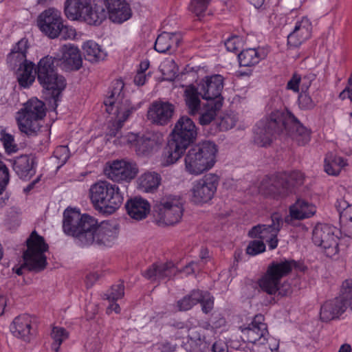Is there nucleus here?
Returning <instances> with one entry per match:
<instances>
[{
	"label": "nucleus",
	"mask_w": 352,
	"mask_h": 352,
	"mask_svg": "<svg viewBox=\"0 0 352 352\" xmlns=\"http://www.w3.org/2000/svg\"><path fill=\"white\" fill-rule=\"evenodd\" d=\"M96 224V219L81 214L75 210L67 209L63 213V228L65 234L75 236L81 243V235L87 233Z\"/></svg>",
	"instance_id": "f8f14e48"
},
{
	"label": "nucleus",
	"mask_w": 352,
	"mask_h": 352,
	"mask_svg": "<svg viewBox=\"0 0 352 352\" xmlns=\"http://www.w3.org/2000/svg\"><path fill=\"white\" fill-rule=\"evenodd\" d=\"M316 212L314 204L303 199H298L289 208V214L284 218V222L287 225L296 226V221L309 219Z\"/></svg>",
	"instance_id": "4be33fe9"
},
{
	"label": "nucleus",
	"mask_w": 352,
	"mask_h": 352,
	"mask_svg": "<svg viewBox=\"0 0 352 352\" xmlns=\"http://www.w3.org/2000/svg\"><path fill=\"white\" fill-rule=\"evenodd\" d=\"M153 211L159 226H173L179 223L183 216L182 199L177 195H165L155 204Z\"/></svg>",
	"instance_id": "6e6552de"
},
{
	"label": "nucleus",
	"mask_w": 352,
	"mask_h": 352,
	"mask_svg": "<svg viewBox=\"0 0 352 352\" xmlns=\"http://www.w3.org/2000/svg\"><path fill=\"white\" fill-rule=\"evenodd\" d=\"M237 120L234 114H226L223 116L219 123L221 130L227 131L231 129L235 126Z\"/></svg>",
	"instance_id": "4d7b16f0"
},
{
	"label": "nucleus",
	"mask_w": 352,
	"mask_h": 352,
	"mask_svg": "<svg viewBox=\"0 0 352 352\" xmlns=\"http://www.w3.org/2000/svg\"><path fill=\"white\" fill-rule=\"evenodd\" d=\"M192 149L204 164L208 170L212 168L216 163L218 153L217 146L211 141H204L196 144Z\"/></svg>",
	"instance_id": "c756f323"
},
{
	"label": "nucleus",
	"mask_w": 352,
	"mask_h": 352,
	"mask_svg": "<svg viewBox=\"0 0 352 352\" xmlns=\"http://www.w3.org/2000/svg\"><path fill=\"white\" fill-rule=\"evenodd\" d=\"M283 111H272L259 120L254 128V143L261 147L270 146L277 133H283Z\"/></svg>",
	"instance_id": "1a4fd4ad"
},
{
	"label": "nucleus",
	"mask_w": 352,
	"mask_h": 352,
	"mask_svg": "<svg viewBox=\"0 0 352 352\" xmlns=\"http://www.w3.org/2000/svg\"><path fill=\"white\" fill-rule=\"evenodd\" d=\"M38 319L35 316L22 314L16 316L10 325V330L15 337L30 341L36 336Z\"/></svg>",
	"instance_id": "6ab92c4d"
},
{
	"label": "nucleus",
	"mask_w": 352,
	"mask_h": 352,
	"mask_svg": "<svg viewBox=\"0 0 352 352\" xmlns=\"http://www.w3.org/2000/svg\"><path fill=\"white\" fill-rule=\"evenodd\" d=\"M90 4V0H65V15L71 20H79L87 12Z\"/></svg>",
	"instance_id": "4c0bfd02"
},
{
	"label": "nucleus",
	"mask_w": 352,
	"mask_h": 352,
	"mask_svg": "<svg viewBox=\"0 0 352 352\" xmlns=\"http://www.w3.org/2000/svg\"><path fill=\"white\" fill-rule=\"evenodd\" d=\"M301 81V76L298 74H294L292 77L287 82V89L292 90L295 93H298L299 91Z\"/></svg>",
	"instance_id": "e2e57ef3"
},
{
	"label": "nucleus",
	"mask_w": 352,
	"mask_h": 352,
	"mask_svg": "<svg viewBox=\"0 0 352 352\" xmlns=\"http://www.w3.org/2000/svg\"><path fill=\"white\" fill-rule=\"evenodd\" d=\"M175 106L168 102H153L148 111V119L153 124L164 126L170 122Z\"/></svg>",
	"instance_id": "5701e85b"
},
{
	"label": "nucleus",
	"mask_w": 352,
	"mask_h": 352,
	"mask_svg": "<svg viewBox=\"0 0 352 352\" xmlns=\"http://www.w3.org/2000/svg\"><path fill=\"white\" fill-rule=\"evenodd\" d=\"M200 91L193 85L186 86L184 90V101L190 116L197 115L201 108Z\"/></svg>",
	"instance_id": "58836bf2"
},
{
	"label": "nucleus",
	"mask_w": 352,
	"mask_h": 352,
	"mask_svg": "<svg viewBox=\"0 0 352 352\" xmlns=\"http://www.w3.org/2000/svg\"><path fill=\"white\" fill-rule=\"evenodd\" d=\"M27 250L23 252V265L16 270L18 275L23 274V268L30 271L44 269V238L33 231L26 241Z\"/></svg>",
	"instance_id": "9d476101"
},
{
	"label": "nucleus",
	"mask_w": 352,
	"mask_h": 352,
	"mask_svg": "<svg viewBox=\"0 0 352 352\" xmlns=\"http://www.w3.org/2000/svg\"><path fill=\"white\" fill-rule=\"evenodd\" d=\"M219 176L208 173L192 183L191 201L195 204L202 205L212 200L219 184Z\"/></svg>",
	"instance_id": "4468645a"
},
{
	"label": "nucleus",
	"mask_w": 352,
	"mask_h": 352,
	"mask_svg": "<svg viewBox=\"0 0 352 352\" xmlns=\"http://www.w3.org/2000/svg\"><path fill=\"white\" fill-rule=\"evenodd\" d=\"M118 235L116 226L109 222L102 221L100 224L96 219V224L84 235H81V245L96 244L100 247L112 246Z\"/></svg>",
	"instance_id": "9b49d317"
},
{
	"label": "nucleus",
	"mask_w": 352,
	"mask_h": 352,
	"mask_svg": "<svg viewBox=\"0 0 352 352\" xmlns=\"http://www.w3.org/2000/svg\"><path fill=\"white\" fill-rule=\"evenodd\" d=\"M338 297L342 298L352 309V280L347 279L342 283L340 293Z\"/></svg>",
	"instance_id": "3c124183"
},
{
	"label": "nucleus",
	"mask_w": 352,
	"mask_h": 352,
	"mask_svg": "<svg viewBox=\"0 0 352 352\" xmlns=\"http://www.w3.org/2000/svg\"><path fill=\"white\" fill-rule=\"evenodd\" d=\"M184 161L186 170L191 175H199L208 170L192 148L188 151Z\"/></svg>",
	"instance_id": "37998d69"
},
{
	"label": "nucleus",
	"mask_w": 352,
	"mask_h": 352,
	"mask_svg": "<svg viewBox=\"0 0 352 352\" xmlns=\"http://www.w3.org/2000/svg\"><path fill=\"white\" fill-rule=\"evenodd\" d=\"M28 48L29 43L26 38H22L13 46L7 57V61L11 67H20L21 64L31 62L27 60V51Z\"/></svg>",
	"instance_id": "c9c22d12"
},
{
	"label": "nucleus",
	"mask_w": 352,
	"mask_h": 352,
	"mask_svg": "<svg viewBox=\"0 0 352 352\" xmlns=\"http://www.w3.org/2000/svg\"><path fill=\"white\" fill-rule=\"evenodd\" d=\"M60 12L55 8L45 10V36L50 38H57L63 28Z\"/></svg>",
	"instance_id": "473e14b6"
},
{
	"label": "nucleus",
	"mask_w": 352,
	"mask_h": 352,
	"mask_svg": "<svg viewBox=\"0 0 352 352\" xmlns=\"http://www.w3.org/2000/svg\"><path fill=\"white\" fill-rule=\"evenodd\" d=\"M350 307L342 298L338 296L328 300L320 307V318L323 322H329L340 318Z\"/></svg>",
	"instance_id": "a878e982"
},
{
	"label": "nucleus",
	"mask_w": 352,
	"mask_h": 352,
	"mask_svg": "<svg viewBox=\"0 0 352 352\" xmlns=\"http://www.w3.org/2000/svg\"><path fill=\"white\" fill-rule=\"evenodd\" d=\"M193 306L194 304L188 295L177 301L178 310L181 311H188Z\"/></svg>",
	"instance_id": "0e129e2a"
},
{
	"label": "nucleus",
	"mask_w": 352,
	"mask_h": 352,
	"mask_svg": "<svg viewBox=\"0 0 352 352\" xmlns=\"http://www.w3.org/2000/svg\"><path fill=\"white\" fill-rule=\"evenodd\" d=\"M10 180L9 170L3 162H0V195L5 190Z\"/></svg>",
	"instance_id": "bf43d9fd"
},
{
	"label": "nucleus",
	"mask_w": 352,
	"mask_h": 352,
	"mask_svg": "<svg viewBox=\"0 0 352 352\" xmlns=\"http://www.w3.org/2000/svg\"><path fill=\"white\" fill-rule=\"evenodd\" d=\"M37 160L32 155H21L14 160L13 169L20 179H30L35 173Z\"/></svg>",
	"instance_id": "2f4dec72"
},
{
	"label": "nucleus",
	"mask_w": 352,
	"mask_h": 352,
	"mask_svg": "<svg viewBox=\"0 0 352 352\" xmlns=\"http://www.w3.org/2000/svg\"><path fill=\"white\" fill-rule=\"evenodd\" d=\"M161 182L162 177L159 173L148 171L138 178V188L145 192H153L159 188Z\"/></svg>",
	"instance_id": "ea45409f"
},
{
	"label": "nucleus",
	"mask_w": 352,
	"mask_h": 352,
	"mask_svg": "<svg viewBox=\"0 0 352 352\" xmlns=\"http://www.w3.org/2000/svg\"><path fill=\"white\" fill-rule=\"evenodd\" d=\"M265 251V244L261 240L251 241L246 248V253L255 256Z\"/></svg>",
	"instance_id": "6e6d98bb"
},
{
	"label": "nucleus",
	"mask_w": 352,
	"mask_h": 352,
	"mask_svg": "<svg viewBox=\"0 0 352 352\" xmlns=\"http://www.w3.org/2000/svg\"><path fill=\"white\" fill-rule=\"evenodd\" d=\"M126 208L129 215L138 221L145 219L151 210L149 203L141 197H135L128 201Z\"/></svg>",
	"instance_id": "e433bc0d"
},
{
	"label": "nucleus",
	"mask_w": 352,
	"mask_h": 352,
	"mask_svg": "<svg viewBox=\"0 0 352 352\" xmlns=\"http://www.w3.org/2000/svg\"><path fill=\"white\" fill-rule=\"evenodd\" d=\"M17 82L20 87L23 89L30 88L36 77L39 84L43 87L41 92H44V57L38 62L37 67L33 62L26 64H21L16 72Z\"/></svg>",
	"instance_id": "f3484780"
},
{
	"label": "nucleus",
	"mask_w": 352,
	"mask_h": 352,
	"mask_svg": "<svg viewBox=\"0 0 352 352\" xmlns=\"http://www.w3.org/2000/svg\"><path fill=\"white\" fill-rule=\"evenodd\" d=\"M296 267L294 260H281L273 261L269 264L265 273L258 280L261 289L268 294L273 295L277 292L281 296H286L290 293V287L284 285L280 287L281 279L289 275L293 268Z\"/></svg>",
	"instance_id": "423d86ee"
},
{
	"label": "nucleus",
	"mask_w": 352,
	"mask_h": 352,
	"mask_svg": "<svg viewBox=\"0 0 352 352\" xmlns=\"http://www.w3.org/2000/svg\"><path fill=\"white\" fill-rule=\"evenodd\" d=\"M335 207L339 212L341 221L346 223L345 230L348 236L352 238V205L344 197L337 199Z\"/></svg>",
	"instance_id": "a19ab883"
},
{
	"label": "nucleus",
	"mask_w": 352,
	"mask_h": 352,
	"mask_svg": "<svg viewBox=\"0 0 352 352\" xmlns=\"http://www.w3.org/2000/svg\"><path fill=\"white\" fill-rule=\"evenodd\" d=\"M210 0H192L189 10L196 16H200L206 10Z\"/></svg>",
	"instance_id": "5fc2aeb1"
},
{
	"label": "nucleus",
	"mask_w": 352,
	"mask_h": 352,
	"mask_svg": "<svg viewBox=\"0 0 352 352\" xmlns=\"http://www.w3.org/2000/svg\"><path fill=\"white\" fill-rule=\"evenodd\" d=\"M0 136V140L7 153H14L18 151V146L14 142V135L6 133L5 131H1Z\"/></svg>",
	"instance_id": "8fccbe9b"
},
{
	"label": "nucleus",
	"mask_w": 352,
	"mask_h": 352,
	"mask_svg": "<svg viewBox=\"0 0 352 352\" xmlns=\"http://www.w3.org/2000/svg\"><path fill=\"white\" fill-rule=\"evenodd\" d=\"M82 50L85 59L91 63L102 60L106 57L104 51L93 41H86L82 45Z\"/></svg>",
	"instance_id": "de8ad7c7"
},
{
	"label": "nucleus",
	"mask_w": 352,
	"mask_h": 352,
	"mask_svg": "<svg viewBox=\"0 0 352 352\" xmlns=\"http://www.w3.org/2000/svg\"><path fill=\"white\" fill-rule=\"evenodd\" d=\"M181 38V35L178 33L164 32L157 36L154 48L160 53L168 52L172 54L177 49Z\"/></svg>",
	"instance_id": "f704fd0d"
},
{
	"label": "nucleus",
	"mask_w": 352,
	"mask_h": 352,
	"mask_svg": "<svg viewBox=\"0 0 352 352\" xmlns=\"http://www.w3.org/2000/svg\"><path fill=\"white\" fill-rule=\"evenodd\" d=\"M138 168L135 163L125 160H116L107 163L104 174L113 182H130L135 177Z\"/></svg>",
	"instance_id": "dca6fc26"
},
{
	"label": "nucleus",
	"mask_w": 352,
	"mask_h": 352,
	"mask_svg": "<svg viewBox=\"0 0 352 352\" xmlns=\"http://www.w3.org/2000/svg\"><path fill=\"white\" fill-rule=\"evenodd\" d=\"M60 61L59 57L45 56V116L48 113L53 122L57 118L56 109L67 85L65 77L55 71Z\"/></svg>",
	"instance_id": "f03ea898"
},
{
	"label": "nucleus",
	"mask_w": 352,
	"mask_h": 352,
	"mask_svg": "<svg viewBox=\"0 0 352 352\" xmlns=\"http://www.w3.org/2000/svg\"><path fill=\"white\" fill-rule=\"evenodd\" d=\"M63 39H74L76 36V32L74 28L71 26L65 25L63 23V28L61 30L60 34Z\"/></svg>",
	"instance_id": "69168bd1"
},
{
	"label": "nucleus",
	"mask_w": 352,
	"mask_h": 352,
	"mask_svg": "<svg viewBox=\"0 0 352 352\" xmlns=\"http://www.w3.org/2000/svg\"><path fill=\"white\" fill-rule=\"evenodd\" d=\"M164 141L162 133L160 132H147L136 139V151L139 154H146Z\"/></svg>",
	"instance_id": "72a5a7b5"
},
{
	"label": "nucleus",
	"mask_w": 352,
	"mask_h": 352,
	"mask_svg": "<svg viewBox=\"0 0 352 352\" xmlns=\"http://www.w3.org/2000/svg\"><path fill=\"white\" fill-rule=\"evenodd\" d=\"M304 179L303 174L298 170L290 173H285L263 179L258 190L264 195L285 196L291 192L293 188L302 185Z\"/></svg>",
	"instance_id": "0eeeda50"
},
{
	"label": "nucleus",
	"mask_w": 352,
	"mask_h": 352,
	"mask_svg": "<svg viewBox=\"0 0 352 352\" xmlns=\"http://www.w3.org/2000/svg\"><path fill=\"white\" fill-rule=\"evenodd\" d=\"M223 87V78L221 75L206 76L199 85L201 97L208 102L220 100L222 102L221 93Z\"/></svg>",
	"instance_id": "412c9836"
},
{
	"label": "nucleus",
	"mask_w": 352,
	"mask_h": 352,
	"mask_svg": "<svg viewBox=\"0 0 352 352\" xmlns=\"http://www.w3.org/2000/svg\"><path fill=\"white\" fill-rule=\"evenodd\" d=\"M312 25L307 17L298 20L293 31L287 36V44L290 47H297L311 37Z\"/></svg>",
	"instance_id": "393cba45"
},
{
	"label": "nucleus",
	"mask_w": 352,
	"mask_h": 352,
	"mask_svg": "<svg viewBox=\"0 0 352 352\" xmlns=\"http://www.w3.org/2000/svg\"><path fill=\"white\" fill-rule=\"evenodd\" d=\"M348 165L346 160L340 156L329 153L324 159V171L329 175H338Z\"/></svg>",
	"instance_id": "79ce46f5"
},
{
	"label": "nucleus",
	"mask_w": 352,
	"mask_h": 352,
	"mask_svg": "<svg viewBox=\"0 0 352 352\" xmlns=\"http://www.w3.org/2000/svg\"><path fill=\"white\" fill-rule=\"evenodd\" d=\"M124 87V84L122 80L113 81L111 91L104 100L107 112L116 116V120L109 126L107 135L110 137H116L119 135L123 123L135 110L129 100L125 97L123 92Z\"/></svg>",
	"instance_id": "f257e3e1"
},
{
	"label": "nucleus",
	"mask_w": 352,
	"mask_h": 352,
	"mask_svg": "<svg viewBox=\"0 0 352 352\" xmlns=\"http://www.w3.org/2000/svg\"><path fill=\"white\" fill-rule=\"evenodd\" d=\"M241 38L239 36H233L225 41V46L228 51L236 52L241 47Z\"/></svg>",
	"instance_id": "680f3d73"
},
{
	"label": "nucleus",
	"mask_w": 352,
	"mask_h": 352,
	"mask_svg": "<svg viewBox=\"0 0 352 352\" xmlns=\"http://www.w3.org/2000/svg\"><path fill=\"white\" fill-rule=\"evenodd\" d=\"M222 102L220 100L208 102L203 108H200L199 122L201 125L209 124L216 117L217 111L221 109Z\"/></svg>",
	"instance_id": "a18cd8bd"
},
{
	"label": "nucleus",
	"mask_w": 352,
	"mask_h": 352,
	"mask_svg": "<svg viewBox=\"0 0 352 352\" xmlns=\"http://www.w3.org/2000/svg\"><path fill=\"white\" fill-rule=\"evenodd\" d=\"M207 294L208 292H203L202 291L197 289L192 291L191 293L188 296L190 297L194 305H195L197 303H201V302L204 300L203 299Z\"/></svg>",
	"instance_id": "338daca9"
},
{
	"label": "nucleus",
	"mask_w": 352,
	"mask_h": 352,
	"mask_svg": "<svg viewBox=\"0 0 352 352\" xmlns=\"http://www.w3.org/2000/svg\"><path fill=\"white\" fill-rule=\"evenodd\" d=\"M87 10L80 19L89 25H98L107 18V12L102 6L95 5L92 7L90 4Z\"/></svg>",
	"instance_id": "49530a36"
},
{
	"label": "nucleus",
	"mask_w": 352,
	"mask_h": 352,
	"mask_svg": "<svg viewBox=\"0 0 352 352\" xmlns=\"http://www.w3.org/2000/svg\"><path fill=\"white\" fill-rule=\"evenodd\" d=\"M192 149L204 164L208 170L212 168L216 163L218 153L217 146L211 141H204L196 144Z\"/></svg>",
	"instance_id": "7c9ffc66"
},
{
	"label": "nucleus",
	"mask_w": 352,
	"mask_h": 352,
	"mask_svg": "<svg viewBox=\"0 0 352 352\" xmlns=\"http://www.w3.org/2000/svg\"><path fill=\"white\" fill-rule=\"evenodd\" d=\"M171 134L172 142L169 144L167 164H174L182 157L187 147L196 139L197 129L191 118L184 116L176 122Z\"/></svg>",
	"instance_id": "39448f33"
},
{
	"label": "nucleus",
	"mask_w": 352,
	"mask_h": 352,
	"mask_svg": "<svg viewBox=\"0 0 352 352\" xmlns=\"http://www.w3.org/2000/svg\"><path fill=\"white\" fill-rule=\"evenodd\" d=\"M14 119L21 134L36 137L43 126L44 102L36 97L30 98L15 113Z\"/></svg>",
	"instance_id": "7ed1b4c3"
},
{
	"label": "nucleus",
	"mask_w": 352,
	"mask_h": 352,
	"mask_svg": "<svg viewBox=\"0 0 352 352\" xmlns=\"http://www.w3.org/2000/svg\"><path fill=\"white\" fill-rule=\"evenodd\" d=\"M161 70L163 75L173 78L176 76L178 68L173 60H168L162 65Z\"/></svg>",
	"instance_id": "13d9d810"
},
{
	"label": "nucleus",
	"mask_w": 352,
	"mask_h": 352,
	"mask_svg": "<svg viewBox=\"0 0 352 352\" xmlns=\"http://www.w3.org/2000/svg\"><path fill=\"white\" fill-rule=\"evenodd\" d=\"M272 223L270 225L259 224L254 226L248 232L251 238H259L265 241L270 250H274L278 243V234L280 232L284 219L279 213H273L271 216Z\"/></svg>",
	"instance_id": "2eb2a0df"
},
{
	"label": "nucleus",
	"mask_w": 352,
	"mask_h": 352,
	"mask_svg": "<svg viewBox=\"0 0 352 352\" xmlns=\"http://www.w3.org/2000/svg\"><path fill=\"white\" fill-rule=\"evenodd\" d=\"M177 270L175 265L171 263H157L151 265L142 274L152 282L160 281L165 278L170 279L175 276Z\"/></svg>",
	"instance_id": "cd10ccee"
},
{
	"label": "nucleus",
	"mask_w": 352,
	"mask_h": 352,
	"mask_svg": "<svg viewBox=\"0 0 352 352\" xmlns=\"http://www.w3.org/2000/svg\"><path fill=\"white\" fill-rule=\"evenodd\" d=\"M105 6L109 19L113 23H122L131 16V10L124 0H106Z\"/></svg>",
	"instance_id": "bb28decb"
},
{
	"label": "nucleus",
	"mask_w": 352,
	"mask_h": 352,
	"mask_svg": "<svg viewBox=\"0 0 352 352\" xmlns=\"http://www.w3.org/2000/svg\"><path fill=\"white\" fill-rule=\"evenodd\" d=\"M283 133L289 135L299 146H304L310 141V131L288 111H283Z\"/></svg>",
	"instance_id": "a211bd4d"
},
{
	"label": "nucleus",
	"mask_w": 352,
	"mask_h": 352,
	"mask_svg": "<svg viewBox=\"0 0 352 352\" xmlns=\"http://www.w3.org/2000/svg\"><path fill=\"white\" fill-rule=\"evenodd\" d=\"M58 50L61 55L53 53L52 57H59L61 60L60 64L64 65V67L67 70H78L82 66V58L80 51L77 47L72 44H66L60 46Z\"/></svg>",
	"instance_id": "b1692460"
},
{
	"label": "nucleus",
	"mask_w": 352,
	"mask_h": 352,
	"mask_svg": "<svg viewBox=\"0 0 352 352\" xmlns=\"http://www.w3.org/2000/svg\"><path fill=\"white\" fill-rule=\"evenodd\" d=\"M338 230L327 223H318L312 233L315 245L321 247L327 256L333 257L339 252Z\"/></svg>",
	"instance_id": "ddd939ff"
},
{
	"label": "nucleus",
	"mask_w": 352,
	"mask_h": 352,
	"mask_svg": "<svg viewBox=\"0 0 352 352\" xmlns=\"http://www.w3.org/2000/svg\"><path fill=\"white\" fill-rule=\"evenodd\" d=\"M89 197L96 210L108 214L118 210L123 201L118 186L106 180L93 184L89 189Z\"/></svg>",
	"instance_id": "20e7f679"
},
{
	"label": "nucleus",
	"mask_w": 352,
	"mask_h": 352,
	"mask_svg": "<svg viewBox=\"0 0 352 352\" xmlns=\"http://www.w3.org/2000/svg\"><path fill=\"white\" fill-rule=\"evenodd\" d=\"M54 157L58 160V168L63 166L70 157V152L67 146H58L54 150Z\"/></svg>",
	"instance_id": "603ef678"
},
{
	"label": "nucleus",
	"mask_w": 352,
	"mask_h": 352,
	"mask_svg": "<svg viewBox=\"0 0 352 352\" xmlns=\"http://www.w3.org/2000/svg\"><path fill=\"white\" fill-rule=\"evenodd\" d=\"M265 317L262 314L256 315L251 323L239 327L243 336L248 342L264 344L267 341L269 332L267 324L264 322Z\"/></svg>",
	"instance_id": "aec40b11"
},
{
	"label": "nucleus",
	"mask_w": 352,
	"mask_h": 352,
	"mask_svg": "<svg viewBox=\"0 0 352 352\" xmlns=\"http://www.w3.org/2000/svg\"><path fill=\"white\" fill-rule=\"evenodd\" d=\"M192 149L204 164L208 170L212 168L216 163L218 153L217 146L211 141H204L196 144Z\"/></svg>",
	"instance_id": "c85d7f7f"
},
{
	"label": "nucleus",
	"mask_w": 352,
	"mask_h": 352,
	"mask_svg": "<svg viewBox=\"0 0 352 352\" xmlns=\"http://www.w3.org/2000/svg\"><path fill=\"white\" fill-rule=\"evenodd\" d=\"M264 52L259 49L249 48L243 50L239 55V62L241 67H252L264 58Z\"/></svg>",
	"instance_id": "c03bdc74"
},
{
	"label": "nucleus",
	"mask_w": 352,
	"mask_h": 352,
	"mask_svg": "<svg viewBox=\"0 0 352 352\" xmlns=\"http://www.w3.org/2000/svg\"><path fill=\"white\" fill-rule=\"evenodd\" d=\"M124 286L122 282L113 285L107 294V298L109 300L116 301L124 296Z\"/></svg>",
	"instance_id": "864d4df0"
},
{
	"label": "nucleus",
	"mask_w": 352,
	"mask_h": 352,
	"mask_svg": "<svg viewBox=\"0 0 352 352\" xmlns=\"http://www.w3.org/2000/svg\"><path fill=\"white\" fill-rule=\"evenodd\" d=\"M298 103L300 107L302 109H311L316 105L311 96L308 95L306 91H302V93L299 94Z\"/></svg>",
	"instance_id": "052dcab7"
},
{
	"label": "nucleus",
	"mask_w": 352,
	"mask_h": 352,
	"mask_svg": "<svg viewBox=\"0 0 352 352\" xmlns=\"http://www.w3.org/2000/svg\"><path fill=\"white\" fill-rule=\"evenodd\" d=\"M339 97L342 100L349 98L352 101V72L348 79V86L340 94Z\"/></svg>",
	"instance_id": "774afa93"
},
{
	"label": "nucleus",
	"mask_w": 352,
	"mask_h": 352,
	"mask_svg": "<svg viewBox=\"0 0 352 352\" xmlns=\"http://www.w3.org/2000/svg\"><path fill=\"white\" fill-rule=\"evenodd\" d=\"M50 336L54 340L52 348L55 352H58L60 346L67 339L69 333L63 327H53Z\"/></svg>",
	"instance_id": "09e8293b"
}]
</instances>
